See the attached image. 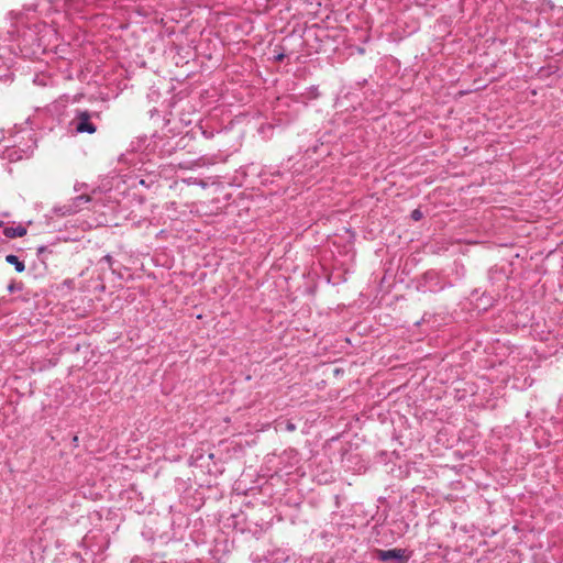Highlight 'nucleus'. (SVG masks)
<instances>
[{
  "label": "nucleus",
  "instance_id": "1",
  "mask_svg": "<svg viewBox=\"0 0 563 563\" xmlns=\"http://www.w3.org/2000/svg\"><path fill=\"white\" fill-rule=\"evenodd\" d=\"M377 559L382 562H387L390 560H397L401 563H406L409 556L406 554V550L404 549H390V550H376Z\"/></svg>",
  "mask_w": 563,
  "mask_h": 563
},
{
  "label": "nucleus",
  "instance_id": "2",
  "mask_svg": "<svg viewBox=\"0 0 563 563\" xmlns=\"http://www.w3.org/2000/svg\"><path fill=\"white\" fill-rule=\"evenodd\" d=\"M78 123L76 126L77 132L79 133H89L92 134L96 132V126L90 122V115L88 112H81L78 115Z\"/></svg>",
  "mask_w": 563,
  "mask_h": 563
},
{
  "label": "nucleus",
  "instance_id": "3",
  "mask_svg": "<svg viewBox=\"0 0 563 563\" xmlns=\"http://www.w3.org/2000/svg\"><path fill=\"white\" fill-rule=\"evenodd\" d=\"M26 234V229L22 225L4 229V235L10 239L22 238Z\"/></svg>",
  "mask_w": 563,
  "mask_h": 563
},
{
  "label": "nucleus",
  "instance_id": "4",
  "mask_svg": "<svg viewBox=\"0 0 563 563\" xmlns=\"http://www.w3.org/2000/svg\"><path fill=\"white\" fill-rule=\"evenodd\" d=\"M5 262L13 265L18 273H22L25 269L24 263L22 261H20L19 257L13 254L7 255Z\"/></svg>",
  "mask_w": 563,
  "mask_h": 563
},
{
  "label": "nucleus",
  "instance_id": "5",
  "mask_svg": "<svg viewBox=\"0 0 563 563\" xmlns=\"http://www.w3.org/2000/svg\"><path fill=\"white\" fill-rule=\"evenodd\" d=\"M411 218H412L415 221H419V220L422 218V212H421L419 209H415V210L411 212Z\"/></svg>",
  "mask_w": 563,
  "mask_h": 563
},
{
  "label": "nucleus",
  "instance_id": "6",
  "mask_svg": "<svg viewBox=\"0 0 563 563\" xmlns=\"http://www.w3.org/2000/svg\"><path fill=\"white\" fill-rule=\"evenodd\" d=\"M286 430L292 432L296 430V426L292 422L288 421L286 423Z\"/></svg>",
  "mask_w": 563,
  "mask_h": 563
},
{
  "label": "nucleus",
  "instance_id": "7",
  "mask_svg": "<svg viewBox=\"0 0 563 563\" xmlns=\"http://www.w3.org/2000/svg\"><path fill=\"white\" fill-rule=\"evenodd\" d=\"M77 200L88 202L90 200V197L86 196V195H81V196L77 197Z\"/></svg>",
  "mask_w": 563,
  "mask_h": 563
},
{
  "label": "nucleus",
  "instance_id": "8",
  "mask_svg": "<svg viewBox=\"0 0 563 563\" xmlns=\"http://www.w3.org/2000/svg\"><path fill=\"white\" fill-rule=\"evenodd\" d=\"M8 290H9L10 292H13V291L15 290V286H14V284H10V285L8 286Z\"/></svg>",
  "mask_w": 563,
  "mask_h": 563
}]
</instances>
